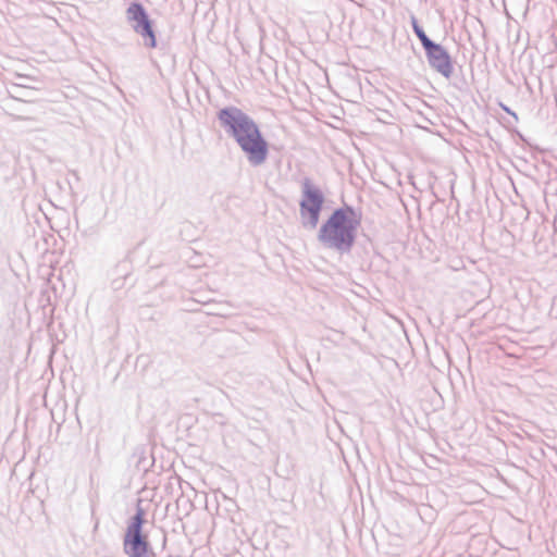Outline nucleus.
<instances>
[{"label":"nucleus","mask_w":557,"mask_h":557,"mask_svg":"<svg viewBox=\"0 0 557 557\" xmlns=\"http://www.w3.org/2000/svg\"><path fill=\"white\" fill-rule=\"evenodd\" d=\"M218 119L225 134L238 145L252 166L262 165L269 154V145L258 124L237 107L219 111Z\"/></svg>","instance_id":"1"},{"label":"nucleus","mask_w":557,"mask_h":557,"mask_svg":"<svg viewBox=\"0 0 557 557\" xmlns=\"http://www.w3.org/2000/svg\"><path fill=\"white\" fill-rule=\"evenodd\" d=\"M358 226L359 220L352 208H338L320 227L318 239L325 248L345 253L355 243Z\"/></svg>","instance_id":"2"},{"label":"nucleus","mask_w":557,"mask_h":557,"mask_svg":"<svg viewBox=\"0 0 557 557\" xmlns=\"http://www.w3.org/2000/svg\"><path fill=\"white\" fill-rule=\"evenodd\" d=\"M301 193L300 216L302 225L315 228L324 202L323 194L309 178L302 181Z\"/></svg>","instance_id":"3"},{"label":"nucleus","mask_w":557,"mask_h":557,"mask_svg":"<svg viewBox=\"0 0 557 557\" xmlns=\"http://www.w3.org/2000/svg\"><path fill=\"white\" fill-rule=\"evenodd\" d=\"M145 511L141 507H137L136 513L132 517L127 524L123 541V548L128 557H147L149 543L141 533L144 524Z\"/></svg>","instance_id":"4"},{"label":"nucleus","mask_w":557,"mask_h":557,"mask_svg":"<svg viewBox=\"0 0 557 557\" xmlns=\"http://www.w3.org/2000/svg\"><path fill=\"white\" fill-rule=\"evenodd\" d=\"M126 20L133 30L144 39L146 46L150 48L156 47V36L152 30L151 21L140 3L133 2L128 5Z\"/></svg>","instance_id":"5"},{"label":"nucleus","mask_w":557,"mask_h":557,"mask_svg":"<svg viewBox=\"0 0 557 557\" xmlns=\"http://www.w3.org/2000/svg\"><path fill=\"white\" fill-rule=\"evenodd\" d=\"M424 50L430 66L444 77L449 78L453 73V65L446 49L438 44L432 42Z\"/></svg>","instance_id":"6"},{"label":"nucleus","mask_w":557,"mask_h":557,"mask_svg":"<svg viewBox=\"0 0 557 557\" xmlns=\"http://www.w3.org/2000/svg\"><path fill=\"white\" fill-rule=\"evenodd\" d=\"M411 24H412V29H413L414 34L417 35V37L420 39L423 48L431 46V44L433 41L426 36V34L424 33L422 27H420V25L418 24V21L414 16H411Z\"/></svg>","instance_id":"7"}]
</instances>
